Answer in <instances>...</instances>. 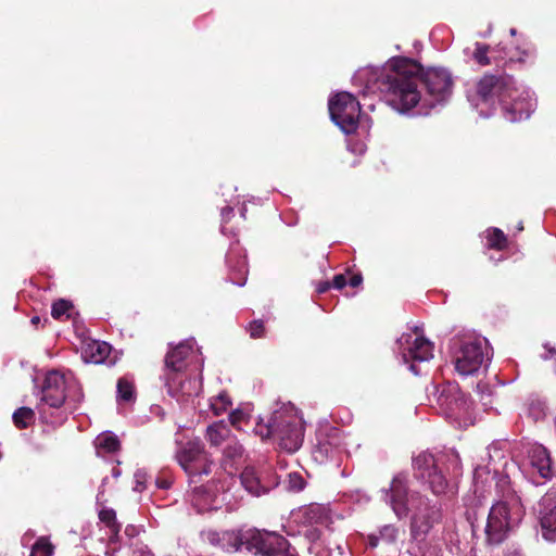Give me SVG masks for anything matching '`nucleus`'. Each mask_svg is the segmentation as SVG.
Returning a JSON list of instances; mask_svg holds the SVG:
<instances>
[{"instance_id": "58836bf2", "label": "nucleus", "mask_w": 556, "mask_h": 556, "mask_svg": "<svg viewBox=\"0 0 556 556\" xmlns=\"http://www.w3.org/2000/svg\"><path fill=\"white\" fill-rule=\"evenodd\" d=\"M305 486V481L299 472H291L288 476V489L294 492L302 491Z\"/></svg>"}, {"instance_id": "a878e982", "label": "nucleus", "mask_w": 556, "mask_h": 556, "mask_svg": "<svg viewBox=\"0 0 556 556\" xmlns=\"http://www.w3.org/2000/svg\"><path fill=\"white\" fill-rule=\"evenodd\" d=\"M305 536L311 541L308 551L315 556H331L332 548L325 546L320 539V532L317 528H311L305 532Z\"/></svg>"}, {"instance_id": "f257e3e1", "label": "nucleus", "mask_w": 556, "mask_h": 556, "mask_svg": "<svg viewBox=\"0 0 556 556\" xmlns=\"http://www.w3.org/2000/svg\"><path fill=\"white\" fill-rule=\"evenodd\" d=\"M363 96L379 94L400 113L429 115L447 103L453 91L451 73L443 67L421 68L407 59L390 60L382 67H364L353 76Z\"/></svg>"}, {"instance_id": "1a4fd4ad", "label": "nucleus", "mask_w": 556, "mask_h": 556, "mask_svg": "<svg viewBox=\"0 0 556 556\" xmlns=\"http://www.w3.org/2000/svg\"><path fill=\"white\" fill-rule=\"evenodd\" d=\"M430 401L435 402L440 414L456 427L467 428L473 424L472 402L458 384L444 382L433 386Z\"/></svg>"}, {"instance_id": "20e7f679", "label": "nucleus", "mask_w": 556, "mask_h": 556, "mask_svg": "<svg viewBox=\"0 0 556 556\" xmlns=\"http://www.w3.org/2000/svg\"><path fill=\"white\" fill-rule=\"evenodd\" d=\"M500 500L490 508L484 534L488 544H500L521 521L525 508L518 493L510 486L507 476L496 482Z\"/></svg>"}, {"instance_id": "bf43d9fd", "label": "nucleus", "mask_w": 556, "mask_h": 556, "mask_svg": "<svg viewBox=\"0 0 556 556\" xmlns=\"http://www.w3.org/2000/svg\"><path fill=\"white\" fill-rule=\"evenodd\" d=\"M108 478H103L102 480V484H104L106 482Z\"/></svg>"}, {"instance_id": "9b49d317", "label": "nucleus", "mask_w": 556, "mask_h": 556, "mask_svg": "<svg viewBox=\"0 0 556 556\" xmlns=\"http://www.w3.org/2000/svg\"><path fill=\"white\" fill-rule=\"evenodd\" d=\"M176 459L188 475L190 483L200 482L202 476H208L214 465L200 439L181 444L176 451Z\"/></svg>"}, {"instance_id": "2f4dec72", "label": "nucleus", "mask_w": 556, "mask_h": 556, "mask_svg": "<svg viewBox=\"0 0 556 556\" xmlns=\"http://www.w3.org/2000/svg\"><path fill=\"white\" fill-rule=\"evenodd\" d=\"M231 406L230 397L227 393H219L210 400V407L214 415L219 416L228 410Z\"/></svg>"}, {"instance_id": "9d476101", "label": "nucleus", "mask_w": 556, "mask_h": 556, "mask_svg": "<svg viewBox=\"0 0 556 556\" xmlns=\"http://www.w3.org/2000/svg\"><path fill=\"white\" fill-rule=\"evenodd\" d=\"M396 353L404 364H409L408 368L414 375H419L417 363L428 362L433 357V344L424 337L422 328L415 326L396 340Z\"/></svg>"}, {"instance_id": "dca6fc26", "label": "nucleus", "mask_w": 556, "mask_h": 556, "mask_svg": "<svg viewBox=\"0 0 556 556\" xmlns=\"http://www.w3.org/2000/svg\"><path fill=\"white\" fill-rule=\"evenodd\" d=\"M255 533H269L268 531L260 530H248L245 532L238 531H210L206 534L207 541L215 546L220 547L223 551L231 553L245 547L248 551L253 552L256 555H261V551L253 544L252 536Z\"/></svg>"}, {"instance_id": "4d7b16f0", "label": "nucleus", "mask_w": 556, "mask_h": 556, "mask_svg": "<svg viewBox=\"0 0 556 556\" xmlns=\"http://www.w3.org/2000/svg\"><path fill=\"white\" fill-rule=\"evenodd\" d=\"M480 114L484 115V116H489V114H484L482 110L480 111Z\"/></svg>"}, {"instance_id": "c03bdc74", "label": "nucleus", "mask_w": 556, "mask_h": 556, "mask_svg": "<svg viewBox=\"0 0 556 556\" xmlns=\"http://www.w3.org/2000/svg\"><path fill=\"white\" fill-rule=\"evenodd\" d=\"M545 353L541 355L544 361L551 359L556 355V348L548 343L544 344Z\"/></svg>"}, {"instance_id": "2eb2a0df", "label": "nucleus", "mask_w": 556, "mask_h": 556, "mask_svg": "<svg viewBox=\"0 0 556 556\" xmlns=\"http://www.w3.org/2000/svg\"><path fill=\"white\" fill-rule=\"evenodd\" d=\"M522 468L535 484H541L554 476L549 453L539 443L528 445L527 457L523 460Z\"/></svg>"}, {"instance_id": "0eeeda50", "label": "nucleus", "mask_w": 556, "mask_h": 556, "mask_svg": "<svg viewBox=\"0 0 556 556\" xmlns=\"http://www.w3.org/2000/svg\"><path fill=\"white\" fill-rule=\"evenodd\" d=\"M254 432L263 440L273 437L281 450L294 453L304 440L303 419L294 406L288 405L276 410L268 424L258 422Z\"/></svg>"}, {"instance_id": "b1692460", "label": "nucleus", "mask_w": 556, "mask_h": 556, "mask_svg": "<svg viewBox=\"0 0 556 556\" xmlns=\"http://www.w3.org/2000/svg\"><path fill=\"white\" fill-rule=\"evenodd\" d=\"M399 530L393 525H386L379 529L378 533L368 535L367 545L371 548L377 547L380 543L392 544L396 541Z\"/></svg>"}, {"instance_id": "5701e85b", "label": "nucleus", "mask_w": 556, "mask_h": 556, "mask_svg": "<svg viewBox=\"0 0 556 556\" xmlns=\"http://www.w3.org/2000/svg\"><path fill=\"white\" fill-rule=\"evenodd\" d=\"M231 437L230 429L224 421H216L206 428V440L212 446H219Z\"/></svg>"}, {"instance_id": "f8f14e48", "label": "nucleus", "mask_w": 556, "mask_h": 556, "mask_svg": "<svg viewBox=\"0 0 556 556\" xmlns=\"http://www.w3.org/2000/svg\"><path fill=\"white\" fill-rule=\"evenodd\" d=\"M329 114L332 122L345 134L356 130L361 115V104L350 92H338L329 99Z\"/></svg>"}, {"instance_id": "ddd939ff", "label": "nucleus", "mask_w": 556, "mask_h": 556, "mask_svg": "<svg viewBox=\"0 0 556 556\" xmlns=\"http://www.w3.org/2000/svg\"><path fill=\"white\" fill-rule=\"evenodd\" d=\"M348 442L342 431L328 424L320 425L316 431L312 454L316 462L323 464L346 451Z\"/></svg>"}, {"instance_id": "603ef678", "label": "nucleus", "mask_w": 556, "mask_h": 556, "mask_svg": "<svg viewBox=\"0 0 556 556\" xmlns=\"http://www.w3.org/2000/svg\"><path fill=\"white\" fill-rule=\"evenodd\" d=\"M30 323L33 325L37 326L40 323V317L39 316L31 317Z\"/></svg>"}, {"instance_id": "412c9836", "label": "nucleus", "mask_w": 556, "mask_h": 556, "mask_svg": "<svg viewBox=\"0 0 556 556\" xmlns=\"http://www.w3.org/2000/svg\"><path fill=\"white\" fill-rule=\"evenodd\" d=\"M302 519L309 526L328 527L331 523V513L325 505L312 504L303 509Z\"/></svg>"}, {"instance_id": "473e14b6", "label": "nucleus", "mask_w": 556, "mask_h": 556, "mask_svg": "<svg viewBox=\"0 0 556 556\" xmlns=\"http://www.w3.org/2000/svg\"><path fill=\"white\" fill-rule=\"evenodd\" d=\"M34 412L28 407H20L16 409L12 416L14 425L17 428H26L34 421Z\"/></svg>"}, {"instance_id": "c756f323", "label": "nucleus", "mask_w": 556, "mask_h": 556, "mask_svg": "<svg viewBox=\"0 0 556 556\" xmlns=\"http://www.w3.org/2000/svg\"><path fill=\"white\" fill-rule=\"evenodd\" d=\"M135 399V387L132 381L123 377L117 381V401L131 402Z\"/></svg>"}, {"instance_id": "09e8293b", "label": "nucleus", "mask_w": 556, "mask_h": 556, "mask_svg": "<svg viewBox=\"0 0 556 556\" xmlns=\"http://www.w3.org/2000/svg\"><path fill=\"white\" fill-rule=\"evenodd\" d=\"M330 282L328 281H325V282H320L318 286H317V292L318 293H324L326 292L329 288H330Z\"/></svg>"}, {"instance_id": "f704fd0d", "label": "nucleus", "mask_w": 556, "mask_h": 556, "mask_svg": "<svg viewBox=\"0 0 556 556\" xmlns=\"http://www.w3.org/2000/svg\"><path fill=\"white\" fill-rule=\"evenodd\" d=\"M545 403L541 400H530L527 404V412L529 417L534 421L541 420L545 416Z\"/></svg>"}, {"instance_id": "7c9ffc66", "label": "nucleus", "mask_w": 556, "mask_h": 556, "mask_svg": "<svg viewBox=\"0 0 556 556\" xmlns=\"http://www.w3.org/2000/svg\"><path fill=\"white\" fill-rule=\"evenodd\" d=\"M99 519L103 522L112 533L117 534L121 531V525L116 519V513L112 508H101L99 510Z\"/></svg>"}, {"instance_id": "423d86ee", "label": "nucleus", "mask_w": 556, "mask_h": 556, "mask_svg": "<svg viewBox=\"0 0 556 556\" xmlns=\"http://www.w3.org/2000/svg\"><path fill=\"white\" fill-rule=\"evenodd\" d=\"M413 470L416 480L427 485L433 494L440 495L448 488L446 473L451 470L455 475L459 473L460 459L454 451L438 455L421 452L413 458Z\"/></svg>"}, {"instance_id": "72a5a7b5", "label": "nucleus", "mask_w": 556, "mask_h": 556, "mask_svg": "<svg viewBox=\"0 0 556 556\" xmlns=\"http://www.w3.org/2000/svg\"><path fill=\"white\" fill-rule=\"evenodd\" d=\"M72 308L71 302L61 299L52 304L51 315L54 319L68 318Z\"/></svg>"}, {"instance_id": "79ce46f5", "label": "nucleus", "mask_w": 556, "mask_h": 556, "mask_svg": "<svg viewBox=\"0 0 556 556\" xmlns=\"http://www.w3.org/2000/svg\"><path fill=\"white\" fill-rule=\"evenodd\" d=\"M484 472H485V468L484 467H478V468H476V470L473 472L475 493L480 492L479 497L482 495V492L480 491V488H479V479L482 477V475Z\"/></svg>"}, {"instance_id": "ea45409f", "label": "nucleus", "mask_w": 556, "mask_h": 556, "mask_svg": "<svg viewBox=\"0 0 556 556\" xmlns=\"http://www.w3.org/2000/svg\"><path fill=\"white\" fill-rule=\"evenodd\" d=\"M248 331L251 338H261L265 333L264 323L262 320H253L249 324Z\"/></svg>"}, {"instance_id": "e433bc0d", "label": "nucleus", "mask_w": 556, "mask_h": 556, "mask_svg": "<svg viewBox=\"0 0 556 556\" xmlns=\"http://www.w3.org/2000/svg\"><path fill=\"white\" fill-rule=\"evenodd\" d=\"M53 546L46 538L37 540L31 549V556H52Z\"/></svg>"}, {"instance_id": "cd10ccee", "label": "nucleus", "mask_w": 556, "mask_h": 556, "mask_svg": "<svg viewBox=\"0 0 556 556\" xmlns=\"http://www.w3.org/2000/svg\"><path fill=\"white\" fill-rule=\"evenodd\" d=\"M486 247L489 249L503 250L506 248L507 238L498 228H490L485 231Z\"/></svg>"}, {"instance_id": "6ab92c4d", "label": "nucleus", "mask_w": 556, "mask_h": 556, "mask_svg": "<svg viewBox=\"0 0 556 556\" xmlns=\"http://www.w3.org/2000/svg\"><path fill=\"white\" fill-rule=\"evenodd\" d=\"M226 263L229 268V279L233 285L243 287L247 282L248 262L244 250L238 241L230 244L226 254Z\"/></svg>"}, {"instance_id": "de8ad7c7", "label": "nucleus", "mask_w": 556, "mask_h": 556, "mask_svg": "<svg viewBox=\"0 0 556 556\" xmlns=\"http://www.w3.org/2000/svg\"><path fill=\"white\" fill-rule=\"evenodd\" d=\"M362 280H363V278L361 275H355V276L351 277L349 283L352 287H357L362 283Z\"/></svg>"}, {"instance_id": "4468645a", "label": "nucleus", "mask_w": 556, "mask_h": 556, "mask_svg": "<svg viewBox=\"0 0 556 556\" xmlns=\"http://www.w3.org/2000/svg\"><path fill=\"white\" fill-rule=\"evenodd\" d=\"M191 366L202 367L203 358L195 341L188 339L167 352L163 375H181Z\"/></svg>"}, {"instance_id": "6e6552de", "label": "nucleus", "mask_w": 556, "mask_h": 556, "mask_svg": "<svg viewBox=\"0 0 556 556\" xmlns=\"http://www.w3.org/2000/svg\"><path fill=\"white\" fill-rule=\"evenodd\" d=\"M81 397V388L71 370H50L46 375L41 389V404L38 407L39 414L46 422L55 424L59 420L50 419L45 406L60 408L66 399L78 402Z\"/></svg>"}, {"instance_id": "13d9d810", "label": "nucleus", "mask_w": 556, "mask_h": 556, "mask_svg": "<svg viewBox=\"0 0 556 556\" xmlns=\"http://www.w3.org/2000/svg\"><path fill=\"white\" fill-rule=\"evenodd\" d=\"M518 229L522 230L523 229L522 225H518Z\"/></svg>"}, {"instance_id": "a19ab883", "label": "nucleus", "mask_w": 556, "mask_h": 556, "mask_svg": "<svg viewBox=\"0 0 556 556\" xmlns=\"http://www.w3.org/2000/svg\"><path fill=\"white\" fill-rule=\"evenodd\" d=\"M467 520L470 523L472 534L475 535L477 532V529L479 528V525L477 523V521H478L477 513L473 509L467 510Z\"/></svg>"}, {"instance_id": "8fccbe9b", "label": "nucleus", "mask_w": 556, "mask_h": 556, "mask_svg": "<svg viewBox=\"0 0 556 556\" xmlns=\"http://www.w3.org/2000/svg\"><path fill=\"white\" fill-rule=\"evenodd\" d=\"M143 475L141 472H137L136 473V480H137V485L135 488L136 491H141L144 489L143 484L141 483L140 481V478L142 477Z\"/></svg>"}, {"instance_id": "c9c22d12", "label": "nucleus", "mask_w": 556, "mask_h": 556, "mask_svg": "<svg viewBox=\"0 0 556 556\" xmlns=\"http://www.w3.org/2000/svg\"><path fill=\"white\" fill-rule=\"evenodd\" d=\"M490 50V47L488 45L476 42L475 43V51L472 52L471 56L472 59L481 66L489 65L490 59L488 56V52Z\"/></svg>"}, {"instance_id": "393cba45", "label": "nucleus", "mask_w": 556, "mask_h": 556, "mask_svg": "<svg viewBox=\"0 0 556 556\" xmlns=\"http://www.w3.org/2000/svg\"><path fill=\"white\" fill-rule=\"evenodd\" d=\"M94 446L98 455L114 453L119 448V440L112 432H103L96 438Z\"/></svg>"}, {"instance_id": "49530a36", "label": "nucleus", "mask_w": 556, "mask_h": 556, "mask_svg": "<svg viewBox=\"0 0 556 556\" xmlns=\"http://www.w3.org/2000/svg\"><path fill=\"white\" fill-rule=\"evenodd\" d=\"M233 216V208L230 206H226L222 210V220L223 223L228 222Z\"/></svg>"}, {"instance_id": "7ed1b4c3", "label": "nucleus", "mask_w": 556, "mask_h": 556, "mask_svg": "<svg viewBox=\"0 0 556 556\" xmlns=\"http://www.w3.org/2000/svg\"><path fill=\"white\" fill-rule=\"evenodd\" d=\"M383 498L397 518L402 519L410 514L409 530L416 542H422L441 519V509L435 503L418 492L409 491L406 473L400 472L393 477L390 488L383 490Z\"/></svg>"}, {"instance_id": "c85d7f7f", "label": "nucleus", "mask_w": 556, "mask_h": 556, "mask_svg": "<svg viewBox=\"0 0 556 556\" xmlns=\"http://www.w3.org/2000/svg\"><path fill=\"white\" fill-rule=\"evenodd\" d=\"M243 451V446L240 444V442L235 437H231L226 442V445L223 450V455L225 460L235 462L242 457Z\"/></svg>"}, {"instance_id": "3c124183", "label": "nucleus", "mask_w": 556, "mask_h": 556, "mask_svg": "<svg viewBox=\"0 0 556 556\" xmlns=\"http://www.w3.org/2000/svg\"><path fill=\"white\" fill-rule=\"evenodd\" d=\"M156 485L160 489H168L170 486V482L168 480H156Z\"/></svg>"}, {"instance_id": "864d4df0", "label": "nucleus", "mask_w": 556, "mask_h": 556, "mask_svg": "<svg viewBox=\"0 0 556 556\" xmlns=\"http://www.w3.org/2000/svg\"><path fill=\"white\" fill-rule=\"evenodd\" d=\"M102 494H103V491H99V493L97 495V501H100Z\"/></svg>"}, {"instance_id": "4c0bfd02", "label": "nucleus", "mask_w": 556, "mask_h": 556, "mask_svg": "<svg viewBox=\"0 0 556 556\" xmlns=\"http://www.w3.org/2000/svg\"><path fill=\"white\" fill-rule=\"evenodd\" d=\"M251 415L248 408H237L230 414V421L238 429H241V424L249 421Z\"/></svg>"}, {"instance_id": "37998d69", "label": "nucleus", "mask_w": 556, "mask_h": 556, "mask_svg": "<svg viewBox=\"0 0 556 556\" xmlns=\"http://www.w3.org/2000/svg\"><path fill=\"white\" fill-rule=\"evenodd\" d=\"M346 277L343 274L336 275L332 280V287L336 289H342L346 286Z\"/></svg>"}, {"instance_id": "f03ea898", "label": "nucleus", "mask_w": 556, "mask_h": 556, "mask_svg": "<svg viewBox=\"0 0 556 556\" xmlns=\"http://www.w3.org/2000/svg\"><path fill=\"white\" fill-rule=\"evenodd\" d=\"M471 102L477 108L481 104L492 109L501 105L504 117L511 123L529 118L536 105L529 88L518 85L511 76L494 74L478 80Z\"/></svg>"}, {"instance_id": "a18cd8bd", "label": "nucleus", "mask_w": 556, "mask_h": 556, "mask_svg": "<svg viewBox=\"0 0 556 556\" xmlns=\"http://www.w3.org/2000/svg\"><path fill=\"white\" fill-rule=\"evenodd\" d=\"M415 556H440V549L435 546H430L427 549L422 551L420 555Z\"/></svg>"}, {"instance_id": "aec40b11", "label": "nucleus", "mask_w": 556, "mask_h": 556, "mask_svg": "<svg viewBox=\"0 0 556 556\" xmlns=\"http://www.w3.org/2000/svg\"><path fill=\"white\" fill-rule=\"evenodd\" d=\"M224 490V484L220 488L212 489L211 485L194 486L189 494V501L198 513L218 509L220 502L218 501V492Z\"/></svg>"}, {"instance_id": "6e6d98bb", "label": "nucleus", "mask_w": 556, "mask_h": 556, "mask_svg": "<svg viewBox=\"0 0 556 556\" xmlns=\"http://www.w3.org/2000/svg\"><path fill=\"white\" fill-rule=\"evenodd\" d=\"M244 213H245V208H243V210L241 211V215H242V217H244Z\"/></svg>"}, {"instance_id": "4be33fe9", "label": "nucleus", "mask_w": 556, "mask_h": 556, "mask_svg": "<svg viewBox=\"0 0 556 556\" xmlns=\"http://www.w3.org/2000/svg\"><path fill=\"white\" fill-rule=\"evenodd\" d=\"M547 498H543L542 505L546 508ZM541 529L542 535L545 540L556 541V505L548 509L541 511Z\"/></svg>"}, {"instance_id": "39448f33", "label": "nucleus", "mask_w": 556, "mask_h": 556, "mask_svg": "<svg viewBox=\"0 0 556 556\" xmlns=\"http://www.w3.org/2000/svg\"><path fill=\"white\" fill-rule=\"evenodd\" d=\"M450 352L455 370L464 377L486 368L492 358V348L486 338L473 331L455 334L450 340Z\"/></svg>"}, {"instance_id": "bb28decb", "label": "nucleus", "mask_w": 556, "mask_h": 556, "mask_svg": "<svg viewBox=\"0 0 556 556\" xmlns=\"http://www.w3.org/2000/svg\"><path fill=\"white\" fill-rule=\"evenodd\" d=\"M111 346L105 342H92L89 344L86 353H89L90 361L94 364H101L110 353Z\"/></svg>"}, {"instance_id": "5fc2aeb1", "label": "nucleus", "mask_w": 556, "mask_h": 556, "mask_svg": "<svg viewBox=\"0 0 556 556\" xmlns=\"http://www.w3.org/2000/svg\"><path fill=\"white\" fill-rule=\"evenodd\" d=\"M510 35H511V36H515V35H516V29H515V28H511V29H510Z\"/></svg>"}, {"instance_id": "a211bd4d", "label": "nucleus", "mask_w": 556, "mask_h": 556, "mask_svg": "<svg viewBox=\"0 0 556 556\" xmlns=\"http://www.w3.org/2000/svg\"><path fill=\"white\" fill-rule=\"evenodd\" d=\"M162 378L168 394L178 401H186L201 391V381L188 378L185 371H181V375H163Z\"/></svg>"}, {"instance_id": "f3484780", "label": "nucleus", "mask_w": 556, "mask_h": 556, "mask_svg": "<svg viewBox=\"0 0 556 556\" xmlns=\"http://www.w3.org/2000/svg\"><path fill=\"white\" fill-rule=\"evenodd\" d=\"M240 481L248 493L257 497L278 485L276 475L270 468L265 467H245L240 475Z\"/></svg>"}]
</instances>
